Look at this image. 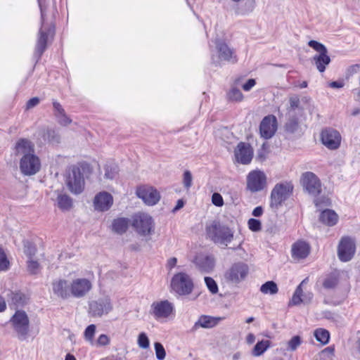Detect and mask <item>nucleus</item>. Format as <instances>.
Segmentation results:
<instances>
[{
  "instance_id": "nucleus-1",
  "label": "nucleus",
  "mask_w": 360,
  "mask_h": 360,
  "mask_svg": "<svg viewBox=\"0 0 360 360\" xmlns=\"http://www.w3.org/2000/svg\"><path fill=\"white\" fill-rule=\"evenodd\" d=\"M208 237L215 243L227 246L233 238V231L226 226L214 221L206 228Z\"/></svg>"
},
{
  "instance_id": "nucleus-2",
  "label": "nucleus",
  "mask_w": 360,
  "mask_h": 360,
  "mask_svg": "<svg viewBox=\"0 0 360 360\" xmlns=\"http://www.w3.org/2000/svg\"><path fill=\"white\" fill-rule=\"evenodd\" d=\"M88 307V313L94 318L106 316L113 310L112 301L109 295L89 301Z\"/></svg>"
},
{
  "instance_id": "nucleus-3",
  "label": "nucleus",
  "mask_w": 360,
  "mask_h": 360,
  "mask_svg": "<svg viewBox=\"0 0 360 360\" xmlns=\"http://www.w3.org/2000/svg\"><path fill=\"white\" fill-rule=\"evenodd\" d=\"M308 45L317 52L312 58V63L320 72H323L330 63L328 49L323 44L315 40H310Z\"/></svg>"
},
{
  "instance_id": "nucleus-4",
  "label": "nucleus",
  "mask_w": 360,
  "mask_h": 360,
  "mask_svg": "<svg viewBox=\"0 0 360 360\" xmlns=\"http://www.w3.org/2000/svg\"><path fill=\"white\" fill-rule=\"evenodd\" d=\"M292 191L293 185L290 182L276 184L271 193V207L278 208L291 195Z\"/></svg>"
},
{
  "instance_id": "nucleus-5",
  "label": "nucleus",
  "mask_w": 360,
  "mask_h": 360,
  "mask_svg": "<svg viewBox=\"0 0 360 360\" xmlns=\"http://www.w3.org/2000/svg\"><path fill=\"white\" fill-rule=\"evenodd\" d=\"M10 322L18 338L20 340H26L30 331V321L27 314L23 311H16Z\"/></svg>"
},
{
  "instance_id": "nucleus-6",
  "label": "nucleus",
  "mask_w": 360,
  "mask_h": 360,
  "mask_svg": "<svg viewBox=\"0 0 360 360\" xmlns=\"http://www.w3.org/2000/svg\"><path fill=\"white\" fill-rule=\"evenodd\" d=\"M171 287L179 295H187L191 293L193 289V282L189 275L180 272L172 278Z\"/></svg>"
},
{
  "instance_id": "nucleus-7",
  "label": "nucleus",
  "mask_w": 360,
  "mask_h": 360,
  "mask_svg": "<svg viewBox=\"0 0 360 360\" xmlns=\"http://www.w3.org/2000/svg\"><path fill=\"white\" fill-rule=\"evenodd\" d=\"M301 184L304 190L309 195L316 197L322 191V184L319 177L313 172H306L302 174Z\"/></svg>"
},
{
  "instance_id": "nucleus-8",
  "label": "nucleus",
  "mask_w": 360,
  "mask_h": 360,
  "mask_svg": "<svg viewBox=\"0 0 360 360\" xmlns=\"http://www.w3.org/2000/svg\"><path fill=\"white\" fill-rule=\"evenodd\" d=\"M132 226L141 236L150 235L154 232L155 224L152 217L145 213L136 214L133 219Z\"/></svg>"
},
{
  "instance_id": "nucleus-9",
  "label": "nucleus",
  "mask_w": 360,
  "mask_h": 360,
  "mask_svg": "<svg viewBox=\"0 0 360 360\" xmlns=\"http://www.w3.org/2000/svg\"><path fill=\"white\" fill-rule=\"evenodd\" d=\"M66 185L72 193L79 194L82 192L84 179L79 167L72 168L67 177Z\"/></svg>"
},
{
  "instance_id": "nucleus-10",
  "label": "nucleus",
  "mask_w": 360,
  "mask_h": 360,
  "mask_svg": "<svg viewBox=\"0 0 360 360\" xmlns=\"http://www.w3.org/2000/svg\"><path fill=\"white\" fill-rule=\"evenodd\" d=\"M71 297L82 298L86 296L93 288L92 282L86 278H78L70 282Z\"/></svg>"
},
{
  "instance_id": "nucleus-11",
  "label": "nucleus",
  "mask_w": 360,
  "mask_h": 360,
  "mask_svg": "<svg viewBox=\"0 0 360 360\" xmlns=\"http://www.w3.org/2000/svg\"><path fill=\"white\" fill-rule=\"evenodd\" d=\"M356 251L354 240L348 236H345L340 240L338 247V256L342 262L350 261Z\"/></svg>"
},
{
  "instance_id": "nucleus-12",
  "label": "nucleus",
  "mask_w": 360,
  "mask_h": 360,
  "mask_svg": "<svg viewBox=\"0 0 360 360\" xmlns=\"http://www.w3.org/2000/svg\"><path fill=\"white\" fill-rule=\"evenodd\" d=\"M20 172L27 176H31L37 174L41 168V162L37 155L34 154L21 157L20 160Z\"/></svg>"
},
{
  "instance_id": "nucleus-13",
  "label": "nucleus",
  "mask_w": 360,
  "mask_h": 360,
  "mask_svg": "<svg viewBox=\"0 0 360 360\" xmlns=\"http://www.w3.org/2000/svg\"><path fill=\"white\" fill-rule=\"evenodd\" d=\"M248 273V266L243 262L233 264L225 273L224 278L233 283H238Z\"/></svg>"
},
{
  "instance_id": "nucleus-14",
  "label": "nucleus",
  "mask_w": 360,
  "mask_h": 360,
  "mask_svg": "<svg viewBox=\"0 0 360 360\" xmlns=\"http://www.w3.org/2000/svg\"><path fill=\"white\" fill-rule=\"evenodd\" d=\"M173 311V306L168 300L154 302L150 306V313L157 320L168 318Z\"/></svg>"
},
{
  "instance_id": "nucleus-15",
  "label": "nucleus",
  "mask_w": 360,
  "mask_h": 360,
  "mask_svg": "<svg viewBox=\"0 0 360 360\" xmlns=\"http://www.w3.org/2000/svg\"><path fill=\"white\" fill-rule=\"evenodd\" d=\"M266 182L265 174L259 170H255L249 173L247 177V186L252 192L262 190Z\"/></svg>"
},
{
  "instance_id": "nucleus-16",
  "label": "nucleus",
  "mask_w": 360,
  "mask_h": 360,
  "mask_svg": "<svg viewBox=\"0 0 360 360\" xmlns=\"http://www.w3.org/2000/svg\"><path fill=\"white\" fill-rule=\"evenodd\" d=\"M341 140L340 134L335 129H326L321 132V141L328 149L335 150L338 148Z\"/></svg>"
},
{
  "instance_id": "nucleus-17",
  "label": "nucleus",
  "mask_w": 360,
  "mask_h": 360,
  "mask_svg": "<svg viewBox=\"0 0 360 360\" xmlns=\"http://www.w3.org/2000/svg\"><path fill=\"white\" fill-rule=\"evenodd\" d=\"M136 194L139 198L148 205H154L157 204L160 199V193L154 188L150 186H142L137 189Z\"/></svg>"
},
{
  "instance_id": "nucleus-18",
  "label": "nucleus",
  "mask_w": 360,
  "mask_h": 360,
  "mask_svg": "<svg viewBox=\"0 0 360 360\" xmlns=\"http://www.w3.org/2000/svg\"><path fill=\"white\" fill-rule=\"evenodd\" d=\"M277 129V120L275 116H266L259 125V132L262 137L265 139L271 138Z\"/></svg>"
},
{
  "instance_id": "nucleus-19",
  "label": "nucleus",
  "mask_w": 360,
  "mask_h": 360,
  "mask_svg": "<svg viewBox=\"0 0 360 360\" xmlns=\"http://www.w3.org/2000/svg\"><path fill=\"white\" fill-rule=\"evenodd\" d=\"M113 204L112 195L106 191H102L96 195L94 200V209L99 212L108 210Z\"/></svg>"
},
{
  "instance_id": "nucleus-20",
  "label": "nucleus",
  "mask_w": 360,
  "mask_h": 360,
  "mask_svg": "<svg viewBox=\"0 0 360 360\" xmlns=\"http://www.w3.org/2000/svg\"><path fill=\"white\" fill-rule=\"evenodd\" d=\"M253 156V150L252 147L247 143L240 142L238 144L235 150V157L236 160L243 164H249Z\"/></svg>"
},
{
  "instance_id": "nucleus-21",
  "label": "nucleus",
  "mask_w": 360,
  "mask_h": 360,
  "mask_svg": "<svg viewBox=\"0 0 360 360\" xmlns=\"http://www.w3.org/2000/svg\"><path fill=\"white\" fill-rule=\"evenodd\" d=\"M195 266L202 272H211L215 265V259L212 255H205L203 254L195 256L193 259Z\"/></svg>"
},
{
  "instance_id": "nucleus-22",
  "label": "nucleus",
  "mask_w": 360,
  "mask_h": 360,
  "mask_svg": "<svg viewBox=\"0 0 360 360\" xmlns=\"http://www.w3.org/2000/svg\"><path fill=\"white\" fill-rule=\"evenodd\" d=\"M15 154L26 157L35 153L34 144L27 139H18L14 146Z\"/></svg>"
},
{
  "instance_id": "nucleus-23",
  "label": "nucleus",
  "mask_w": 360,
  "mask_h": 360,
  "mask_svg": "<svg viewBox=\"0 0 360 360\" xmlns=\"http://www.w3.org/2000/svg\"><path fill=\"white\" fill-rule=\"evenodd\" d=\"M70 282L65 279H58L53 282V292L58 297L68 299L71 297Z\"/></svg>"
},
{
  "instance_id": "nucleus-24",
  "label": "nucleus",
  "mask_w": 360,
  "mask_h": 360,
  "mask_svg": "<svg viewBox=\"0 0 360 360\" xmlns=\"http://www.w3.org/2000/svg\"><path fill=\"white\" fill-rule=\"evenodd\" d=\"M310 245L304 240H298L292 247V255L295 259H304L310 252Z\"/></svg>"
},
{
  "instance_id": "nucleus-25",
  "label": "nucleus",
  "mask_w": 360,
  "mask_h": 360,
  "mask_svg": "<svg viewBox=\"0 0 360 360\" xmlns=\"http://www.w3.org/2000/svg\"><path fill=\"white\" fill-rule=\"evenodd\" d=\"M217 51L219 53V60L228 62H236V57L234 51L229 46L224 42H218L216 44Z\"/></svg>"
},
{
  "instance_id": "nucleus-26",
  "label": "nucleus",
  "mask_w": 360,
  "mask_h": 360,
  "mask_svg": "<svg viewBox=\"0 0 360 360\" xmlns=\"http://www.w3.org/2000/svg\"><path fill=\"white\" fill-rule=\"evenodd\" d=\"M220 318H214L209 316H201L195 323L192 328L193 331L197 330L200 328H211L217 325Z\"/></svg>"
},
{
  "instance_id": "nucleus-27",
  "label": "nucleus",
  "mask_w": 360,
  "mask_h": 360,
  "mask_svg": "<svg viewBox=\"0 0 360 360\" xmlns=\"http://www.w3.org/2000/svg\"><path fill=\"white\" fill-rule=\"evenodd\" d=\"M56 205L58 207L63 211H68L72 207V198L65 193H59L56 198Z\"/></svg>"
},
{
  "instance_id": "nucleus-28",
  "label": "nucleus",
  "mask_w": 360,
  "mask_h": 360,
  "mask_svg": "<svg viewBox=\"0 0 360 360\" xmlns=\"http://www.w3.org/2000/svg\"><path fill=\"white\" fill-rule=\"evenodd\" d=\"M129 222V220L127 218L115 219L112 224V230L117 234H122L128 229Z\"/></svg>"
},
{
  "instance_id": "nucleus-29",
  "label": "nucleus",
  "mask_w": 360,
  "mask_h": 360,
  "mask_svg": "<svg viewBox=\"0 0 360 360\" xmlns=\"http://www.w3.org/2000/svg\"><path fill=\"white\" fill-rule=\"evenodd\" d=\"M320 220L328 226H334L338 220V214L331 210H325L320 214Z\"/></svg>"
},
{
  "instance_id": "nucleus-30",
  "label": "nucleus",
  "mask_w": 360,
  "mask_h": 360,
  "mask_svg": "<svg viewBox=\"0 0 360 360\" xmlns=\"http://www.w3.org/2000/svg\"><path fill=\"white\" fill-rule=\"evenodd\" d=\"M46 42H47V34L40 29L39 30V37L37 41V44L36 46V52L38 58H40L41 54L44 53L46 48Z\"/></svg>"
},
{
  "instance_id": "nucleus-31",
  "label": "nucleus",
  "mask_w": 360,
  "mask_h": 360,
  "mask_svg": "<svg viewBox=\"0 0 360 360\" xmlns=\"http://www.w3.org/2000/svg\"><path fill=\"white\" fill-rule=\"evenodd\" d=\"M340 274L338 271H334L328 275L323 282V286L326 289L335 288L339 282Z\"/></svg>"
},
{
  "instance_id": "nucleus-32",
  "label": "nucleus",
  "mask_w": 360,
  "mask_h": 360,
  "mask_svg": "<svg viewBox=\"0 0 360 360\" xmlns=\"http://www.w3.org/2000/svg\"><path fill=\"white\" fill-rule=\"evenodd\" d=\"M270 347V341L268 340H263L258 342L252 350V355L253 356H259L262 355L267 349Z\"/></svg>"
},
{
  "instance_id": "nucleus-33",
  "label": "nucleus",
  "mask_w": 360,
  "mask_h": 360,
  "mask_svg": "<svg viewBox=\"0 0 360 360\" xmlns=\"http://www.w3.org/2000/svg\"><path fill=\"white\" fill-rule=\"evenodd\" d=\"M42 136L45 141L52 144L58 143L60 141V135L53 129H47L44 131Z\"/></svg>"
},
{
  "instance_id": "nucleus-34",
  "label": "nucleus",
  "mask_w": 360,
  "mask_h": 360,
  "mask_svg": "<svg viewBox=\"0 0 360 360\" xmlns=\"http://www.w3.org/2000/svg\"><path fill=\"white\" fill-rule=\"evenodd\" d=\"M260 291L265 295H276L278 291V288L274 281H269L262 285Z\"/></svg>"
},
{
  "instance_id": "nucleus-35",
  "label": "nucleus",
  "mask_w": 360,
  "mask_h": 360,
  "mask_svg": "<svg viewBox=\"0 0 360 360\" xmlns=\"http://www.w3.org/2000/svg\"><path fill=\"white\" fill-rule=\"evenodd\" d=\"M105 174L104 176L108 179H113L118 174V167L114 163H110L105 165L104 167Z\"/></svg>"
},
{
  "instance_id": "nucleus-36",
  "label": "nucleus",
  "mask_w": 360,
  "mask_h": 360,
  "mask_svg": "<svg viewBox=\"0 0 360 360\" xmlns=\"http://www.w3.org/2000/svg\"><path fill=\"white\" fill-rule=\"evenodd\" d=\"M304 281H303L296 288L292 297L291 300L289 302V306L292 305H298L301 304L302 302H304V300L302 298V285L304 283Z\"/></svg>"
},
{
  "instance_id": "nucleus-37",
  "label": "nucleus",
  "mask_w": 360,
  "mask_h": 360,
  "mask_svg": "<svg viewBox=\"0 0 360 360\" xmlns=\"http://www.w3.org/2000/svg\"><path fill=\"white\" fill-rule=\"evenodd\" d=\"M314 337L318 342H321L322 345H326L329 341L330 335L328 330L319 328L314 331Z\"/></svg>"
},
{
  "instance_id": "nucleus-38",
  "label": "nucleus",
  "mask_w": 360,
  "mask_h": 360,
  "mask_svg": "<svg viewBox=\"0 0 360 360\" xmlns=\"http://www.w3.org/2000/svg\"><path fill=\"white\" fill-rule=\"evenodd\" d=\"M299 128V123L297 118L293 117L289 119L285 125V131L288 133L293 134L297 131Z\"/></svg>"
},
{
  "instance_id": "nucleus-39",
  "label": "nucleus",
  "mask_w": 360,
  "mask_h": 360,
  "mask_svg": "<svg viewBox=\"0 0 360 360\" xmlns=\"http://www.w3.org/2000/svg\"><path fill=\"white\" fill-rule=\"evenodd\" d=\"M10 267V262L2 248H0V271H7Z\"/></svg>"
},
{
  "instance_id": "nucleus-40",
  "label": "nucleus",
  "mask_w": 360,
  "mask_h": 360,
  "mask_svg": "<svg viewBox=\"0 0 360 360\" xmlns=\"http://www.w3.org/2000/svg\"><path fill=\"white\" fill-rule=\"evenodd\" d=\"M229 98L233 101H241L243 99V95L240 90L236 87H232L228 94Z\"/></svg>"
},
{
  "instance_id": "nucleus-41",
  "label": "nucleus",
  "mask_w": 360,
  "mask_h": 360,
  "mask_svg": "<svg viewBox=\"0 0 360 360\" xmlns=\"http://www.w3.org/2000/svg\"><path fill=\"white\" fill-rule=\"evenodd\" d=\"M40 265L37 261L29 259L27 261V271L30 274H37L40 271Z\"/></svg>"
},
{
  "instance_id": "nucleus-42",
  "label": "nucleus",
  "mask_w": 360,
  "mask_h": 360,
  "mask_svg": "<svg viewBox=\"0 0 360 360\" xmlns=\"http://www.w3.org/2000/svg\"><path fill=\"white\" fill-rule=\"evenodd\" d=\"M37 252L36 247L30 242L26 241L24 243V253L32 259Z\"/></svg>"
},
{
  "instance_id": "nucleus-43",
  "label": "nucleus",
  "mask_w": 360,
  "mask_h": 360,
  "mask_svg": "<svg viewBox=\"0 0 360 360\" xmlns=\"http://www.w3.org/2000/svg\"><path fill=\"white\" fill-rule=\"evenodd\" d=\"M137 342L139 347L142 349H147L150 345L149 339L145 333H141L139 335Z\"/></svg>"
},
{
  "instance_id": "nucleus-44",
  "label": "nucleus",
  "mask_w": 360,
  "mask_h": 360,
  "mask_svg": "<svg viewBox=\"0 0 360 360\" xmlns=\"http://www.w3.org/2000/svg\"><path fill=\"white\" fill-rule=\"evenodd\" d=\"M155 355L158 360H164L166 356V352L162 345L160 342L154 344Z\"/></svg>"
},
{
  "instance_id": "nucleus-45",
  "label": "nucleus",
  "mask_w": 360,
  "mask_h": 360,
  "mask_svg": "<svg viewBox=\"0 0 360 360\" xmlns=\"http://www.w3.org/2000/svg\"><path fill=\"white\" fill-rule=\"evenodd\" d=\"M205 284L212 294L218 292V285L215 281L211 277H205Z\"/></svg>"
},
{
  "instance_id": "nucleus-46",
  "label": "nucleus",
  "mask_w": 360,
  "mask_h": 360,
  "mask_svg": "<svg viewBox=\"0 0 360 360\" xmlns=\"http://www.w3.org/2000/svg\"><path fill=\"white\" fill-rule=\"evenodd\" d=\"M96 326L94 324L89 325L84 331V338L86 340L92 342L96 332Z\"/></svg>"
},
{
  "instance_id": "nucleus-47",
  "label": "nucleus",
  "mask_w": 360,
  "mask_h": 360,
  "mask_svg": "<svg viewBox=\"0 0 360 360\" xmlns=\"http://www.w3.org/2000/svg\"><path fill=\"white\" fill-rule=\"evenodd\" d=\"M301 344V338L298 335L292 337L288 342V349L295 351Z\"/></svg>"
},
{
  "instance_id": "nucleus-48",
  "label": "nucleus",
  "mask_w": 360,
  "mask_h": 360,
  "mask_svg": "<svg viewBox=\"0 0 360 360\" xmlns=\"http://www.w3.org/2000/svg\"><path fill=\"white\" fill-rule=\"evenodd\" d=\"M26 297L20 292H16L13 294L12 301L17 306H22L25 304Z\"/></svg>"
},
{
  "instance_id": "nucleus-49",
  "label": "nucleus",
  "mask_w": 360,
  "mask_h": 360,
  "mask_svg": "<svg viewBox=\"0 0 360 360\" xmlns=\"http://www.w3.org/2000/svg\"><path fill=\"white\" fill-rule=\"evenodd\" d=\"M248 227L252 231H259L261 230L262 225L261 222L258 219H250L248 220Z\"/></svg>"
},
{
  "instance_id": "nucleus-50",
  "label": "nucleus",
  "mask_w": 360,
  "mask_h": 360,
  "mask_svg": "<svg viewBox=\"0 0 360 360\" xmlns=\"http://www.w3.org/2000/svg\"><path fill=\"white\" fill-rule=\"evenodd\" d=\"M193 177L190 171L186 170L184 173L183 184L186 189H189L192 185Z\"/></svg>"
},
{
  "instance_id": "nucleus-51",
  "label": "nucleus",
  "mask_w": 360,
  "mask_h": 360,
  "mask_svg": "<svg viewBox=\"0 0 360 360\" xmlns=\"http://www.w3.org/2000/svg\"><path fill=\"white\" fill-rule=\"evenodd\" d=\"M56 117L58 122L63 126H67L72 122V120L68 117L65 112L58 115V116H56Z\"/></svg>"
},
{
  "instance_id": "nucleus-52",
  "label": "nucleus",
  "mask_w": 360,
  "mask_h": 360,
  "mask_svg": "<svg viewBox=\"0 0 360 360\" xmlns=\"http://www.w3.org/2000/svg\"><path fill=\"white\" fill-rule=\"evenodd\" d=\"M290 108L289 110H295L300 107V98L297 96H292L289 98Z\"/></svg>"
},
{
  "instance_id": "nucleus-53",
  "label": "nucleus",
  "mask_w": 360,
  "mask_h": 360,
  "mask_svg": "<svg viewBox=\"0 0 360 360\" xmlns=\"http://www.w3.org/2000/svg\"><path fill=\"white\" fill-rule=\"evenodd\" d=\"M360 69V65L359 64H354L352 65H350L346 71V77L349 78V77L352 76L354 74H356Z\"/></svg>"
},
{
  "instance_id": "nucleus-54",
  "label": "nucleus",
  "mask_w": 360,
  "mask_h": 360,
  "mask_svg": "<svg viewBox=\"0 0 360 360\" xmlns=\"http://www.w3.org/2000/svg\"><path fill=\"white\" fill-rule=\"evenodd\" d=\"M212 202L214 205L218 207L222 206L224 204L222 196L218 193L212 194Z\"/></svg>"
},
{
  "instance_id": "nucleus-55",
  "label": "nucleus",
  "mask_w": 360,
  "mask_h": 360,
  "mask_svg": "<svg viewBox=\"0 0 360 360\" xmlns=\"http://www.w3.org/2000/svg\"><path fill=\"white\" fill-rule=\"evenodd\" d=\"M109 344L110 338H108V335L105 334L101 335L96 341V345L98 346H106L108 345Z\"/></svg>"
},
{
  "instance_id": "nucleus-56",
  "label": "nucleus",
  "mask_w": 360,
  "mask_h": 360,
  "mask_svg": "<svg viewBox=\"0 0 360 360\" xmlns=\"http://www.w3.org/2000/svg\"><path fill=\"white\" fill-rule=\"evenodd\" d=\"M255 84L256 81L255 79H249L242 85V88L245 91H249Z\"/></svg>"
},
{
  "instance_id": "nucleus-57",
  "label": "nucleus",
  "mask_w": 360,
  "mask_h": 360,
  "mask_svg": "<svg viewBox=\"0 0 360 360\" xmlns=\"http://www.w3.org/2000/svg\"><path fill=\"white\" fill-rule=\"evenodd\" d=\"M39 103V98L38 97H34L30 99L26 104V108L27 110L37 106Z\"/></svg>"
},
{
  "instance_id": "nucleus-58",
  "label": "nucleus",
  "mask_w": 360,
  "mask_h": 360,
  "mask_svg": "<svg viewBox=\"0 0 360 360\" xmlns=\"http://www.w3.org/2000/svg\"><path fill=\"white\" fill-rule=\"evenodd\" d=\"M53 108H54V115L55 116H58V115L63 113L65 112L62 105L57 101H54L53 103Z\"/></svg>"
},
{
  "instance_id": "nucleus-59",
  "label": "nucleus",
  "mask_w": 360,
  "mask_h": 360,
  "mask_svg": "<svg viewBox=\"0 0 360 360\" xmlns=\"http://www.w3.org/2000/svg\"><path fill=\"white\" fill-rule=\"evenodd\" d=\"M329 86L333 89H340L344 86V82L342 81H334L329 84Z\"/></svg>"
},
{
  "instance_id": "nucleus-60",
  "label": "nucleus",
  "mask_w": 360,
  "mask_h": 360,
  "mask_svg": "<svg viewBox=\"0 0 360 360\" xmlns=\"http://www.w3.org/2000/svg\"><path fill=\"white\" fill-rule=\"evenodd\" d=\"M184 205V202L182 199L178 200L176 206L174 207L172 212H175L182 208Z\"/></svg>"
},
{
  "instance_id": "nucleus-61",
  "label": "nucleus",
  "mask_w": 360,
  "mask_h": 360,
  "mask_svg": "<svg viewBox=\"0 0 360 360\" xmlns=\"http://www.w3.org/2000/svg\"><path fill=\"white\" fill-rule=\"evenodd\" d=\"M263 210L262 207H257L252 211V215L255 217H259L262 214Z\"/></svg>"
},
{
  "instance_id": "nucleus-62",
  "label": "nucleus",
  "mask_w": 360,
  "mask_h": 360,
  "mask_svg": "<svg viewBox=\"0 0 360 360\" xmlns=\"http://www.w3.org/2000/svg\"><path fill=\"white\" fill-rule=\"evenodd\" d=\"M177 262V259L176 257L170 258L167 262V265L169 268H173Z\"/></svg>"
},
{
  "instance_id": "nucleus-63",
  "label": "nucleus",
  "mask_w": 360,
  "mask_h": 360,
  "mask_svg": "<svg viewBox=\"0 0 360 360\" xmlns=\"http://www.w3.org/2000/svg\"><path fill=\"white\" fill-rule=\"evenodd\" d=\"M247 342L248 344H252L255 340V337L253 334L250 333L246 338Z\"/></svg>"
},
{
  "instance_id": "nucleus-64",
  "label": "nucleus",
  "mask_w": 360,
  "mask_h": 360,
  "mask_svg": "<svg viewBox=\"0 0 360 360\" xmlns=\"http://www.w3.org/2000/svg\"><path fill=\"white\" fill-rule=\"evenodd\" d=\"M354 91L356 94V98L359 101H360V76H359V87L354 89Z\"/></svg>"
}]
</instances>
